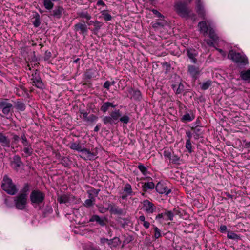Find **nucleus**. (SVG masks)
I'll return each mask as SVG.
<instances>
[{
	"label": "nucleus",
	"mask_w": 250,
	"mask_h": 250,
	"mask_svg": "<svg viewBox=\"0 0 250 250\" xmlns=\"http://www.w3.org/2000/svg\"><path fill=\"white\" fill-rule=\"evenodd\" d=\"M199 31L204 36L208 34L209 37L214 42H217L218 37L215 32L214 30L210 26L208 21H202L198 23Z\"/></svg>",
	"instance_id": "f257e3e1"
},
{
	"label": "nucleus",
	"mask_w": 250,
	"mask_h": 250,
	"mask_svg": "<svg viewBox=\"0 0 250 250\" xmlns=\"http://www.w3.org/2000/svg\"><path fill=\"white\" fill-rule=\"evenodd\" d=\"M175 11L181 17L195 20L196 15L189 10L185 3L178 2L174 5Z\"/></svg>",
	"instance_id": "f03ea898"
},
{
	"label": "nucleus",
	"mask_w": 250,
	"mask_h": 250,
	"mask_svg": "<svg viewBox=\"0 0 250 250\" xmlns=\"http://www.w3.org/2000/svg\"><path fill=\"white\" fill-rule=\"evenodd\" d=\"M228 58L239 65L244 66L249 63L248 58L245 55L237 53L233 50L229 51Z\"/></svg>",
	"instance_id": "7ed1b4c3"
},
{
	"label": "nucleus",
	"mask_w": 250,
	"mask_h": 250,
	"mask_svg": "<svg viewBox=\"0 0 250 250\" xmlns=\"http://www.w3.org/2000/svg\"><path fill=\"white\" fill-rule=\"evenodd\" d=\"M1 188L5 191L10 195L15 194L18 191L16 186L12 183V180L8 177L7 175H5L3 177Z\"/></svg>",
	"instance_id": "20e7f679"
},
{
	"label": "nucleus",
	"mask_w": 250,
	"mask_h": 250,
	"mask_svg": "<svg viewBox=\"0 0 250 250\" xmlns=\"http://www.w3.org/2000/svg\"><path fill=\"white\" fill-rule=\"evenodd\" d=\"M45 197L44 194L39 190H34L30 196L32 204L39 205L43 202Z\"/></svg>",
	"instance_id": "39448f33"
},
{
	"label": "nucleus",
	"mask_w": 250,
	"mask_h": 250,
	"mask_svg": "<svg viewBox=\"0 0 250 250\" xmlns=\"http://www.w3.org/2000/svg\"><path fill=\"white\" fill-rule=\"evenodd\" d=\"M27 201V194H19L14 199L16 208L20 210L24 209L26 207Z\"/></svg>",
	"instance_id": "423d86ee"
},
{
	"label": "nucleus",
	"mask_w": 250,
	"mask_h": 250,
	"mask_svg": "<svg viewBox=\"0 0 250 250\" xmlns=\"http://www.w3.org/2000/svg\"><path fill=\"white\" fill-rule=\"evenodd\" d=\"M12 104L9 102V100L4 99L0 101V110L5 116H8L12 113L13 109Z\"/></svg>",
	"instance_id": "0eeeda50"
},
{
	"label": "nucleus",
	"mask_w": 250,
	"mask_h": 250,
	"mask_svg": "<svg viewBox=\"0 0 250 250\" xmlns=\"http://www.w3.org/2000/svg\"><path fill=\"white\" fill-rule=\"evenodd\" d=\"M97 147L92 149L91 151L85 148H83L81 152V158L85 160H94L98 154Z\"/></svg>",
	"instance_id": "6e6552de"
},
{
	"label": "nucleus",
	"mask_w": 250,
	"mask_h": 250,
	"mask_svg": "<svg viewBox=\"0 0 250 250\" xmlns=\"http://www.w3.org/2000/svg\"><path fill=\"white\" fill-rule=\"evenodd\" d=\"M31 81L32 85L36 86L37 88L41 89L44 88V84L42 81L39 72L37 70H36L35 72L32 74Z\"/></svg>",
	"instance_id": "1a4fd4ad"
},
{
	"label": "nucleus",
	"mask_w": 250,
	"mask_h": 250,
	"mask_svg": "<svg viewBox=\"0 0 250 250\" xmlns=\"http://www.w3.org/2000/svg\"><path fill=\"white\" fill-rule=\"evenodd\" d=\"M142 209L147 214H152L156 210V207L154 204L149 201L148 200L146 199L142 202Z\"/></svg>",
	"instance_id": "9d476101"
},
{
	"label": "nucleus",
	"mask_w": 250,
	"mask_h": 250,
	"mask_svg": "<svg viewBox=\"0 0 250 250\" xmlns=\"http://www.w3.org/2000/svg\"><path fill=\"white\" fill-rule=\"evenodd\" d=\"M74 31L83 35L84 38L87 35L88 28L84 23L78 22L74 26Z\"/></svg>",
	"instance_id": "9b49d317"
},
{
	"label": "nucleus",
	"mask_w": 250,
	"mask_h": 250,
	"mask_svg": "<svg viewBox=\"0 0 250 250\" xmlns=\"http://www.w3.org/2000/svg\"><path fill=\"white\" fill-rule=\"evenodd\" d=\"M156 191L160 194L168 195L171 192V189H168L166 185L161 182H159L155 186Z\"/></svg>",
	"instance_id": "f8f14e48"
},
{
	"label": "nucleus",
	"mask_w": 250,
	"mask_h": 250,
	"mask_svg": "<svg viewBox=\"0 0 250 250\" xmlns=\"http://www.w3.org/2000/svg\"><path fill=\"white\" fill-rule=\"evenodd\" d=\"M109 210L112 214L119 215L125 214L124 210L114 203L109 204Z\"/></svg>",
	"instance_id": "ddd939ff"
},
{
	"label": "nucleus",
	"mask_w": 250,
	"mask_h": 250,
	"mask_svg": "<svg viewBox=\"0 0 250 250\" xmlns=\"http://www.w3.org/2000/svg\"><path fill=\"white\" fill-rule=\"evenodd\" d=\"M196 12L200 17L205 19L206 12L201 0H196Z\"/></svg>",
	"instance_id": "4468645a"
},
{
	"label": "nucleus",
	"mask_w": 250,
	"mask_h": 250,
	"mask_svg": "<svg viewBox=\"0 0 250 250\" xmlns=\"http://www.w3.org/2000/svg\"><path fill=\"white\" fill-rule=\"evenodd\" d=\"M0 144L4 148H9L10 146V141L2 132H0Z\"/></svg>",
	"instance_id": "2eb2a0df"
},
{
	"label": "nucleus",
	"mask_w": 250,
	"mask_h": 250,
	"mask_svg": "<svg viewBox=\"0 0 250 250\" xmlns=\"http://www.w3.org/2000/svg\"><path fill=\"white\" fill-rule=\"evenodd\" d=\"M90 222H96L101 226H105L106 225L107 219L104 217L101 218L99 216L97 215H93L89 219Z\"/></svg>",
	"instance_id": "dca6fc26"
},
{
	"label": "nucleus",
	"mask_w": 250,
	"mask_h": 250,
	"mask_svg": "<svg viewBox=\"0 0 250 250\" xmlns=\"http://www.w3.org/2000/svg\"><path fill=\"white\" fill-rule=\"evenodd\" d=\"M128 93L131 96V98L135 101H140L142 99L141 92L138 90H135L133 88H129L128 90Z\"/></svg>",
	"instance_id": "f3484780"
},
{
	"label": "nucleus",
	"mask_w": 250,
	"mask_h": 250,
	"mask_svg": "<svg viewBox=\"0 0 250 250\" xmlns=\"http://www.w3.org/2000/svg\"><path fill=\"white\" fill-rule=\"evenodd\" d=\"M186 51L188 57L191 60V62L194 63H196L197 62V59L195 58V57L197 55L196 50L193 48H187Z\"/></svg>",
	"instance_id": "a211bd4d"
},
{
	"label": "nucleus",
	"mask_w": 250,
	"mask_h": 250,
	"mask_svg": "<svg viewBox=\"0 0 250 250\" xmlns=\"http://www.w3.org/2000/svg\"><path fill=\"white\" fill-rule=\"evenodd\" d=\"M188 71L190 75L194 78L196 79L199 74L200 70L198 67L190 65L188 67Z\"/></svg>",
	"instance_id": "6ab92c4d"
},
{
	"label": "nucleus",
	"mask_w": 250,
	"mask_h": 250,
	"mask_svg": "<svg viewBox=\"0 0 250 250\" xmlns=\"http://www.w3.org/2000/svg\"><path fill=\"white\" fill-rule=\"evenodd\" d=\"M63 11V9L62 6H57L52 11L51 16H52L57 19H60L62 15Z\"/></svg>",
	"instance_id": "aec40b11"
},
{
	"label": "nucleus",
	"mask_w": 250,
	"mask_h": 250,
	"mask_svg": "<svg viewBox=\"0 0 250 250\" xmlns=\"http://www.w3.org/2000/svg\"><path fill=\"white\" fill-rule=\"evenodd\" d=\"M195 116L193 111H190V113H186L181 118V120L183 122H190L193 120Z\"/></svg>",
	"instance_id": "412c9836"
},
{
	"label": "nucleus",
	"mask_w": 250,
	"mask_h": 250,
	"mask_svg": "<svg viewBox=\"0 0 250 250\" xmlns=\"http://www.w3.org/2000/svg\"><path fill=\"white\" fill-rule=\"evenodd\" d=\"M116 105H114L112 103L106 102L103 103L101 105L100 110L103 113H106L110 107H115Z\"/></svg>",
	"instance_id": "4be33fe9"
},
{
	"label": "nucleus",
	"mask_w": 250,
	"mask_h": 250,
	"mask_svg": "<svg viewBox=\"0 0 250 250\" xmlns=\"http://www.w3.org/2000/svg\"><path fill=\"white\" fill-rule=\"evenodd\" d=\"M121 244V241L119 237H115L112 239L108 240V246L111 248L117 247Z\"/></svg>",
	"instance_id": "5701e85b"
},
{
	"label": "nucleus",
	"mask_w": 250,
	"mask_h": 250,
	"mask_svg": "<svg viewBox=\"0 0 250 250\" xmlns=\"http://www.w3.org/2000/svg\"><path fill=\"white\" fill-rule=\"evenodd\" d=\"M100 189H95L93 188H91L87 191L88 194V198H94L97 197L100 192Z\"/></svg>",
	"instance_id": "b1692460"
},
{
	"label": "nucleus",
	"mask_w": 250,
	"mask_h": 250,
	"mask_svg": "<svg viewBox=\"0 0 250 250\" xmlns=\"http://www.w3.org/2000/svg\"><path fill=\"white\" fill-rule=\"evenodd\" d=\"M110 115L114 123L116 124V123H115V121L120 119V118L121 116V114L120 110L116 109V110L112 111L110 114Z\"/></svg>",
	"instance_id": "393cba45"
},
{
	"label": "nucleus",
	"mask_w": 250,
	"mask_h": 250,
	"mask_svg": "<svg viewBox=\"0 0 250 250\" xmlns=\"http://www.w3.org/2000/svg\"><path fill=\"white\" fill-rule=\"evenodd\" d=\"M57 200L60 204H66L70 202V196L68 195L63 194L59 196Z\"/></svg>",
	"instance_id": "a878e982"
},
{
	"label": "nucleus",
	"mask_w": 250,
	"mask_h": 250,
	"mask_svg": "<svg viewBox=\"0 0 250 250\" xmlns=\"http://www.w3.org/2000/svg\"><path fill=\"white\" fill-rule=\"evenodd\" d=\"M69 147L73 150H76L78 152H82L83 149V148L82 147L81 145L79 143L77 142H72L69 145Z\"/></svg>",
	"instance_id": "bb28decb"
},
{
	"label": "nucleus",
	"mask_w": 250,
	"mask_h": 250,
	"mask_svg": "<svg viewBox=\"0 0 250 250\" xmlns=\"http://www.w3.org/2000/svg\"><path fill=\"white\" fill-rule=\"evenodd\" d=\"M33 18L35 19L33 21V24L35 27H38L41 25V18L40 15L37 12L33 14Z\"/></svg>",
	"instance_id": "cd10ccee"
},
{
	"label": "nucleus",
	"mask_w": 250,
	"mask_h": 250,
	"mask_svg": "<svg viewBox=\"0 0 250 250\" xmlns=\"http://www.w3.org/2000/svg\"><path fill=\"white\" fill-rule=\"evenodd\" d=\"M11 164H12L15 167H19L22 163L21 160V158L18 155H15L13 157Z\"/></svg>",
	"instance_id": "c85d7f7f"
},
{
	"label": "nucleus",
	"mask_w": 250,
	"mask_h": 250,
	"mask_svg": "<svg viewBox=\"0 0 250 250\" xmlns=\"http://www.w3.org/2000/svg\"><path fill=\"white\" fill-rule=\"evenodd\" d=\"M155 188V184L152 182H149L145 183L142 186L143 190L145 192L148 189H153Z\"/></svg>",
	"instance_id": "c756f323"
},
{
	"label": "nucleus",
	"mask_w": 250,
	"mask_h": 250,
	"mask_svg": "<svg viewBox=\"0 0 250 250\" xmlns=\"http://www.w3.org/2000/svg\"><path fill=\"white\" fill-rule=\"evenodd\" d=\"M15 107L18 111H23L25 110L26 106L23 103L17 101L15 102Z\"/></svg>",
	"instance_id": "7c9ffc66"
},
{
	"label": "nucleus",
	"mask_w": 250,
	"mask_h": 250,
	"mask_svg": "<svg viewBox=\"0 0 250 250\" xmlns=\"http://www.w3.org/2000/svg\"><path fill=\"white\" fill-rule=\"evenodd\" d=\"M124 193H127L129 195H131L133 193L131 186L128 183H126L125 185L123 188Z\"/></svg>",
	"instance_id": "2f4dec72"
},
{
	"label": "nucleus",
	"mask_w": 250,
	"mask_h": 250,
	"mask_svg": "<svg viewBox=\"0 0 250 250\" xmlns=\"http://www.w3.org/2000/svg\"><path fill=\"white\" fill-rule=\"evenodd\" d=\"M101 13L105 21H109L112 20V17L107 10H104L101 12Z\"/></svg>",
	"instance_id": "473e14b6"
},
{
	"label": "nucleus",
	"mask_w": 250,
	"mask_h": 250,
	"mask_svg": "<svg viewBox=\"0 0 250 250\" xmlns=\"http://www.w3.org/2000/svg\"><path fill=\"white\" fill-rule=\"evenodd\" d=\"M227 237L228 239L232 240L240 239V236L233 231H228L227 232Z\"/></svg>",
	"instance_id": "72a5a7b5"
},
{
	"label": "nucleus",
	"mask_w": 250,
	"mask_h": 250,
	"mask_svg": "<svg viewBox=\"0 0 250 250\" xmlns=\"http://www.w3.org/2000/svg\"><path fill=\"white\" fill-rule=\"evenodd\" d=\"M43 3L45 9L48 10H51L54 6V4L51 0H44Z\"/></svg>",
	"instance_id": "f704fd0d"
},
{
	"label": "nucleus",
	"mask_w": 250,
	"mask_h": 250,
	"mask_svg": "<svg viewBox=\"0 0 250 250\" xmlns=\"http://www.w3.org/2000/svg\"><path fill=\"white\" fill-rule=\"evenodd\" d=\"M241 78L245 81L250 80V70L242 71L240 73Z\"/></svg>",
	"instance_id": "c9c22d12"
},
{
	"label": "nucleus",
	"mask_w": 250,
	"mask_h": 250,
	"mask_svg": "<svg viewBox=\"0 0 250 250\" xmlns=\"http://www.w3.org/2000/svg\"><path fill=\"white\" fill-rule=\"evenodd\" d=\"M137 167L144 175L146 176L149 173L146 167L144 166L143 164H140L138 165Z\"/></svg>",
	"instance_id": "e433bc0d"
},
{
	"label": "nucleus",
	"mask_w": 250,
	"mask_h": 250,
	"mask_svg": "<svg viewBox=\"0 0 250 250\" xmlns=\"http://www.w3.org/2000/svg\"><path fill=\"white\" fill-rule=\"evenodd\" d=\"M78 16L82 18H84L87 20H89L91 18V15L86 11H82L78 13Z\"/></svg>",
	"instance_id": "4c0bfd02"
},
{
	"label": "nucleus",
	"mask_w": 250,
	"mask_h": 250,
	"mask_svg": "<svg viewBox=\"0 0 250 250\" xmlns=\"http://www.w3.org/2000/svg\"><path fill=\"white\" fill-rule=\"evenodd\" d=\"M23 151L25 153V156L27 157L32 155V154H33V149L31 146L29 147H23Z\"/></svg>",
	"instance_id": "58836bf2"
},
{
	"label": "nucleus",
	"mask_w": 250,
	"mask_h": 250,
	"mask_svg": "<svg viewBox=\"0 0 250 250\" xmlns=\"http://www.w3.org/2000/svg\"><path fill=\"white\" fill-rule=\"evenodd\" d=\"M95 201L94 198H89L84 201V206L87 208H89L93 206Z\"/></svg>",
	"instance_id": "ea45409f"
},
{
	"label": "nucleus",
	"mask_w": 250,
	"mask_h": 250,
	"mask_svg": "<svg viewBox=\"0 0 250 250\" xmlns=\"http://www.w3.org/2000/svg\"><path fill=\"white\" fill-rule=\"evenodd\" d=\"M96 207L98 208L99 212L101 213H105V212L109 210V205L107 208L104 207L102 205H97Z\"/></svg>",
	"instance_id": "a19ab883"
},
{
	"label": "nucleus",
	"mask_w": 250,
	"mask_h": 250,
	"mask_svg": "<svg viewBox=\"0 0 250 250\" xmlns=\"http://www.w3.org/2000/svg\"><path fill=\"white\" fill-rule=\"evenodd\" d=\"M165 216H166L167 218H165L166 220H170L172 221L173 220V217H174V214L171 211L169 210H166L164 212Z\"/></svg>",
	"instance_id": "79ce46f5"
},
{
	"label": "nucleus",
	"mask_w": 250,
	"mask_h": 250,
	"mask_svg": "<svg viewBox=\"0 0 250 250\" xmlns=\"http://www.w3.org/2000/svg\"><path fill=\"white\" fill-rule=\"evenodd\" d=\"M102 120H103V123L105 125L108 124H112L114 123L110 115L104 117L103 118Z\"/></svg>",
	"instance_id": "37998d69"
},
{
	"label": "nucleus",
	"mask_w": 250,
	"mask_h": 250,
	"mask_svg": "<svg viewBox=\"0 0 250 250\" xmlns=\"http://www.w3.org/2000/svg\"><path fill=\"white\" fill-rule=\"evenodd\" d=\"M154 237L155 239H158L160 237H161V230L157 227H154Z\"/></svg>",
	"instance_id": "c03bdc74"
},
{
	"label": "nucleus",
	"mask_w": 250,
	"mask_h": 250,
	"mask_svg": "<svg viewBox=\"0 0 250 250\" xmlns=\"http://www.w3.org/2000/svg\"><path fill=\"white\" fill-rule=\"evenodd\" d=\"M185 147L189 153L192 152V145L190 139H187L186 140Z\"/></svg>",
	"instance_id": "a18cd8bd"
},
{
	"label": "nucleus",
	"mask_w": 250,
	"mask_h": 250,
	"mask_svg": "<svg viewBox=\"0 0 250 250\" xmlns=\"http://www.w3.org/2000/svg\"><path fill=\"white\" fill-rule=\"evenodd\" d=\"M98 119V117L94 114H90L88 116L86 122L92 123L96 121Z\"/></svg>",
	"instance_id": "49530a36"
},
{
	"label": "nucleus",
	"mask_w": 250,
	"mask_h": 250,
	"mask_svg": "<svg viewBox=\"0 0 250 250\" xmlns=\"http://www.w3.org/2000/svg\"><path fill=\"white\" fill-rule=\"evenodd\" d=\"M93 25L94 26V30L95 31H98L101 28L102 23L98 21H95V23H94Z\"/></svg>",
	"instance_id": "de8ad7c7"
},
{
	"label": "nucleus",
	"mask_w": 250,
	"mask_h": 250,
	"mask_svg": "<svg viewBox=\"0 0 250 250\" xmlns=\"http://www.w3.org/2000/svg\"><path fill=\"white\" fill-rule=\"evenodd\" d=\"M211 85V81H208L203 83L201 85V88L203 90H207Z\"/></svg>",
	"instance_id": "09e8293b"
},
{
	"label": "nucleus",
	"mask_w": 250,
	"mask_h": 250,
	"mask_svg": "<svg viewBox=\"0 0 250 250\" xmlns=\"http://www.w3.org/2000/svg\"><path fill=\"white\" fill-rule=\"evenodd\" d=\"M151 11L153 12L154 14H155L156 16V17L159 18L160 19L164 18V16L162 15L161 13H160L158 10L153 9H151Z\"/></svg>",
	"instance_id": "8fccbe9b"
},
{
	"label": "nucleus",
	"mask_w": 250,
	"mask_h": 250,
	"mask_svg": "<svg viewBox=\"0 0 250 250\" xmlns=\"http://www.w3.org/2000/svg\"><path fill=\"white\" fill-rule=\"evenodd\" d=\"M163 155L165 158H167L169 160L171 157V153L170 150L167 149H165L163 152Z\"/></svg>",
	"instance_id": "3c124183"
},
{
	"label": "nucleus",
	"mask_w": 250,
	"mask_h": 250,
	"mask_svg": "<svg viewBox=\"0 0 250 250\" xmlns=\"http://www.w3.org/2000/svg\"><path fill=\"white\" fill-rule=\"evenodd\" d=\"M191 129L197 136H199L200 135V133L201 132V129L199 126H192Z\"/></svg>",
	"instance_id": "603ef678"
},
{
	"label": "nucleus",
	"mask_w": 250,
	"mask_h": 250,
	"mask_svg": "<svg viewBox=\"0 0 250 250\" xmlns=\"http://www.w3.org/2000/svg\"><path fill=\"white\" fill-rule=\"evenodd\" d=\"M120 121L124 124H127L129 121V118L127 115H124L120 118Z\"/></svg>",
	"instance_id": "864d4df0"
},
{
	"label": "nucleus",
	"mask_w": 250,
	"mask_h": 250,
	"mask_svg": "<svg viewBox=\"0 0 250 250\" xmlns=\"http://www.w3.org/2000/svg\"><path fill=\"white\" fill-rule=\"evenodd\" d=\"M29 190V186L28 184H25L24 186V187L23 188L21 193V194H27V192Z\"/></svg>",
	"instance_id": "5fc2aeb1"
},
{
	"label": "nucleus",
	"mask_w": 250,
	"mask_h": 250,
	"mask_svg": "<svg viewBox=\"0 0 250 250\" xmlns=\"http://www.w3.org/2000/svg\"><path fill=\"white\" fill-rule=\"evenodd\" d=\"M85 77L87 79H91L93 77V74L92 73V71L91 70H88L85 72Z\"/></svg>",
	"instance_id": "6e6d98bb"
},
{
	"label": "nucleus",
	"mask_w": 250,
	"mask_h": 250,
	"mask_svg": "<svg viewBox=\"0 0 250 250\" xmlns=\"http://www.w3.org/2000/svg\"><path fill=\"white\" fill-rule=\"evenodd\" d=\"M179 158L175 155L171 156L170 159H169V160L171 161V162L174 164L176 163L179 161Z\"/></svg>",
	"instance_id": "4d7b16f0"
},
{
	"label": "nucleus",
	"mask_w": 250,
	"mask_h": 250,
	"mask_svg": "<svg viewBox=\"0 0 250 250\" xmlns=\"http://www.w3.org/2000/svg\"><path fill=\"white\" fill-rule=\"evenodd\" d=\"M176 93L179 94L181 93L184 90V86L181 83H180L178 88L175 89Z\"/></svg>",
	"instance_id": "13d9d810"
},
{
	"label": "nucleus",
	"mask_w": 250,
	"mask_h": 250,
	"mask_svg": "<svg viewBox=\"0 0 250 250\" xmlns=\"http://www.w3.org/2000/svg\"><path fill=\"white\" fill-rule=\"evenodd\" d=\"M51 57V53L50 51H46L44 54V59L45 61L48 60Z\"/></svg>",
	"instance_id": "bf43d9fd"
},
{
	"label": "nucleus",
	"mask_w": 250,
	"mask_h": 250,
	"mask_svg": "<svg viewBox=\"0 0 250 250\" xmlns=\"http://www.w3.org/2000/svg\"><path fill=\"white\" fill-rule=\"evenodd\" d=\"M205 42L207 43V44L209 46H212V47H214V42H215L213 41L211 39V40H209V39H206L205 40Z\"/></svg>",
	"instance_id": "052dcab7"
},
{
	"label": "nucleus",
	"mask_w": 250,
	"mask_h": 250,
	"mask_svg": "<svg viewBox=\"0 0 250 250\" xmlns=\"http://www.w3.org/2000/svg\"><path fill=\"white\" fill-rule=\"evenodd\" d=\"M164 24L162 22H155L152 25V27L153 28H157L158 27H163L164 26Z\"/></svg>",
	"instance_id": "680f3d73"
},
{
	"label": "nucleus",
	"mask_w": 250,
	"mask_h": 250,
	"mask_svg": "<svg viewBox=\"0 0 250 250\" xmlns=\"http://www.w3.org/2000/svg\"><path fill=\"white\" fill-rule=\"evenodd\" d=\"M61 163L65 166H67L68 164L70 163V162L68 158L64 157L62 158Z\"/></svg>",
	"instance_id": "e2e57ef3"
},
{
	"label": "nucleus",
	"mask_w": 250,
	"mask_h": 250,
	"mask_svg": "<svg viewBox=\"0 0 250 250\" xmlns=\"http://www.w3.org/2000/svg\"><path fill=\"white\" fill-rule=\"evenodd\" d=\"M111 86V84H110V82L108 81H106L104 85H103V87L107 89V90H109V88H110V86Z\"/></svg>",
	"instance_id": "0e129e2a"
},
{
	"label": "nucleus",
	"mask_w": 250,
	"mask_h": 250,
	"mask_svg": "<svg viewBox=\"0 0 250 250\" xmlns=\"http://www.w3.org/2000/svg\"><path fill=\"white\" fill-rule=\"evenodd\" d=\"M227 228L226 226L224 225H221L220 227L219 231L222 232L224 233L227 231Z\"/></svg>",
	"instance_id": "69168bd1"
},
{
	"label": "nucleus",
	"mask_w": 250,
	"mask_h": 250,
	"mask_svg": "<svg viewBox=\"0 0 250 250\" xmlns=\"http://www.w3.org/2000/svg\"><path fill=\"white\" fill-rule=\"evenodd\" d=\"M12 139H13V141H12L13 143L16 144L19 141L20 137L17 135H14L12 138Z\"/></svg>",
	"instance_id": "338daca9"
},
{
	"label": "nucleus",
	"mask_w": 250,
	"mask_h": 250,
	"mask_svg": "<svg viewBox=\"0 0 250 250\" xmlns=\"http://www.w3.org/2000/svg\"><path fill=\"white\" fill-rule=\"evenodd\" d=\"M21 141L22 144L24 143H26L28 141L27 139L25 134L24 133H22V134L21 135Z\"/></svg>",
	"instance_id": "774afa93"
}]
</instances>
